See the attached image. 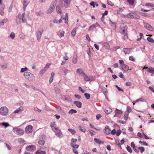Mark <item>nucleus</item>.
<instances>
[{"instance_id": "26", "label": "nucleus", "mask_w": 154, "mask_h": 154, "mask_svg": "<svg viewBox=\"0 0 154 154\" xmlns=\"http://www.w3.org/2000/svg\"><path fill=\"white\" fill-rule=\"evenodd\" d=\"M103 46L106 49H109V45L107 42H104L103 44Z\"/></svg>"}, {"instance_id": "50", "label": "nucleus", "mask_w": 154, "mask_h": 154, "mask_svg": "<svg viewBox=\"0 0 154 154\" xmlns=\"http://www.w3.org/2000/svg\"><path fill=\"white\" fill-rule=\"evenodd\" d=\"M138 148L139 149V150H140V151L141 153H142L145 150V149L143 147H138Z\"/></svg>"}, {"instance_id": "60", "label": "nucleus", "mask_w": 154, "mask_h": 154, "mask_svg": "<svg viewBox=\"0 0 154 154\" xmlns=\"http://www.w3.org/2000/svg\"><path fill=\"white\" fill-rule=\"evenodd\" d=\"M77 148H72V149L73 152L75 154H78V151L76 150V149Z\"/></svg>"}, {"instance_id": "37", "label": "nucleus", "mask_w": 154, "mask_h": 154, "mask_svg": "<svg viewBox=\"0 0 154 154\" xmlns=\"http://www.w3.org/2000/svg\"><path fill=\"white\" fill-rule=\"evenodd\" d=\"M2 125L4 126L5 128L10 126V125L7 122H3L2 123Z\"/></svg>"}, {"instance_id": "34", "label": "nucleus", "mask_w": 154, "mask_h": 154, "mask_svg": "<svg viewBox=\"0 0 154 154\" xmlns=\"http://www.w3.org/2000/svg\"><path fill=\"white\" fill-rule=\"evenodd\" d=\"M79 129L82 132H85L86 130V129L85 127H82L81 126H79Z\"/></svg>"}, {"instance_id": "31", "label": "nucleus", "mask_w": 154, "mask_h": 154, "mask_svg": "<svg viewBox=\"0 0 154 154\" xmlns=\"http://www.w3.org/2000/svg\"><path fill=\"white\" fill-rule=\"evenodd\" d=\"M64 32L62 30H60L58 34V35L60 38L64 36Z\"/></svg>"}, {"instance_id": "5", "label": "nucleus", "mask_w": 154, "mask_h": 154, "mask_svg": "<svg viewBox=\"0 0 154 154\" xmlns=\"http://www.w3.org/2000/svg\"><path fill=\"white\" fill-rule=\"evenodd\" d=\"M43 29L42 28L39 29L36 33V37L37 38V40L38 42H39L40 40L42 33L43 32Z\"/></svg>"}, {"instance_id": "53", "label": "nucleus", "mask_w": 154, "mask_h": 154, "mask_svg": "<svg viewBox=\"0 0 154 154\" xmlns=\"http://www.w3.org/2000/svg\"><path fill=\"white\" fill-rule=\"evenodd\" d=\"M134 16H133L134 17V18L138 19L140 18V16L138 15L137 14L134 13Z\"/></svg>"}, {"instance_id": "48", "label": "nucleus", "mask_w": 154, "mask_h": 154, "mask_svg": "<svg viewBox=\"0 0 154 154\" xmlns=\"http://www.w3.org/2000/svg\"><path fill=\"white\" fill-rule=\"evenodd\" d=\"M55 126L56 124L55 122H52L51 123L50 126L52 128H56V127H55Z\"/></svg>"}, {"instance_id": "45", "label": "nucleus", "mask_w": 154, "mask_h": 154, "mask_svg": "<svg viewBox=\"0 0 154 154\" xmlns=\"http://www.w3.org/2000/svg\"><path fill=\"white\" fill-rule=\"evenodd\" d=\"M126 149L127 151L130 153L132 152V150L131 148L128 145H127L126 147Z\"/></svg>"}, {"instance_id": "16", "label": "nucleus", "mask_w": 154, "mask_h": 154, "mask_svg": "<svg viewBox=\"0 0 154 154\" xmlns=\"http://www.w3.org/2000/svg\"><path fill=\"white\" fill-rule=\"evenodd\" d=\"M100 88H101V92L105 95L107 93L106 88L103 86H101L100 87Z\"/></svg>"}, {"instance_id": "14", "label": "nucleus", "mask_w": 154, "mask_h": 154, "mask_svg": "<svg viewBox=\"0 0 154 154\" xmlns=\"http://www.w3.org/2000/svg\"><path fill=\"white\" fill-rule=\"evenodd\" d=\"M64 2V6L66 8L69 7L68 5H69L71 2V0H62Z\"/></svg>"}, {"instance_id": "57", "label": "nucleus", "mask_w": 154, "mask_h": 154, "mask_svg": "<svg viewBox=\"0 0 154 154\" xmlns=\"http://www.w3.org/2000/svg\"><path fill=\"white\" fill-rule=\"evenodd\" d=\"M147 40L151 42H152L154 41L153 39L151 37H148L147 38Z\"/></svg>"}, {"instance_id": "17", "label": "nucleus", "mask_w": 154, "mask_h": 154, "mask_svg": "<svg viewBox=\"0 0 154 154\" xmlns=\"http://www.w3.org/2000/svg\"><path fill=\"white\" fill-rule=\"evenodd\" d=\"M73 103L75 104L77 107L79 108H80L82 107V103L80 102L75 101L73 102Z\"/></svg>"}, {"instance_id": "55", "label": "nucleus", "mask_w": 154, "mask_h": 154, "mask_svg": "<svg viewBox=\"0 0 154 154\" xmlns=\"http://www.w3.org/2000/svg\"><path fill=\"white\" fill-rule=\"evenodd\" d=\"M139 143L140 144H141L142 145H146V146H147L148 144L146 143V142H143L141 141H140L139 142Z\"/></svg>"}, {"instance_id": "51", "label": "nucleus", "mask_w": 154, "mask_h": 154, "mask_svg": "<svg viewBox=\"0 0 154 154\" xmlns=\"http://www.w3.org/2000/svg\"><path fill=\"white\" fill-rule=\"evenodd\" d=\"M46 71L47 70L44 68L41 70L40 72V74L43 75Z\"/></svg>"}, {"instance_id": "24", "label": "nucleus", "mask_w": 154, "mask_h": 154, "mask_svg": "<svg viewBox=\"0 0 154 154\" xmlns=\"http://www.w3.org/2000/svg\"><path fill=\"white\" fill-rule=\"evenodd\" d=\"M46 152L44 150H38L36 151L35 154H45Z\"/></svg>"}, {"instance_id": "64", "label": "nucleus", "mask_w": 154, "mask_h": 154, "mask_svg": "<svg viewBox=\"0 0 154 154\" xmlns=\"http://www.w3.org/2000/svg\"><path fill=\"white\" fill-rule=\"evenodd\" d=\"M153 5L151 3H146L145 4V5L146 6H150L151 7H153Z\"/></svg>"}, {"instance_id": "2", "label": "nucleus", "mask_w": 154, "mask_h": 154, "mask_svg": "<svg viewBox=\"0 0 154 154\" xmlns=\"http://www.w3.org/2000/svg\"><path fill=\"white\" fill-rule=\"evenodd\" d=\"M23 75L25 78L29 82H32L35 79V76L33 74L29 72H24Z\"/></svg>"}, {"instance_id": "33", "label": "nucleus", "mask_w": 154, "mask_h": 154, "mask_svg": "<svg viewBox=\"0 0 154 154\" xmlns=\"http://www.w3.org/2000/svg\"><path fill=\"white\" fill-rule=\"evenodd\" d=\"M148 71L151 73L154 74V68L150 67L148 68Z\"/></svg>"}, {"instance_id": "36", "label": "nucleus", "mask_w": 154, "mask_h": 154, "mask_svg": "<svg viewBox=\"0 0 154 154\" xmlns=\"http://www.w3.org/2000/svg\"><path fill=\"white\" fill-rule=\"evenodd\" d=\"M109 24L111 25V26L113 27L114 28H115L116 27V24L115 23L111 21L110 20Z\"/></svg>"}, {"instance_id": "61", "label": "nucleus", "mask_w": 154, "mask_h": 154, "mask_svg": "<svg viewBox=\"0 0 154 154\" xmlns=\"http://www.w3.org/2000/svg\"><path fill=\"white\" fill-rule=\"evenodd\" d=\"M129 59L130 60L134 61H135V58H134L132 56H130L129 57Z\"/></svg>"}, {"instance_id": "54", "label": "nucleus", "mask_w": 154, "mask_h": 154, "mask_svg": "<svg viewBox=\"0 0 154 154\" xmlns=\"http://www.w3.org/2000/svg\"><path fill=\"white\" fill-rule=\"evenodd\" d=\"M39 144L41 145H43L44 144L45 141L43 140H41L38 142Z\"/></svg>"}, {"instance_id": "59", "label": "nucleus", "mask_w": 154, "mask_h": 154, "mask_svg": "<svg viewBox=\"0 0 154 154\" xmlns=\"http://www.w3.org/2000/svg\"><path fill=\"white\" fill-rule=\"evenodd\" d=\"M116 87L117 88V89H118V90L119 91H121L123 92L124 91V90L122 89L121 88H120L118 86V85H116Z\"/></svg>"}, {"instance_id": "43", "label": "nucleus", "mask_w": 154, "mask_h": 154, "mask_svg": "<svg viewBox=\"0 0 154 154\" xmlns=\"http://www.w3.org/2000/svg\"><path fill=\"white\" fill-rule=\"evenodd\" d=\"M15 37V35L14 33V32H12L10 34V36H8V37H11V38L13 39Z\"/></svg>"}, {"instance_id": "18", "label": "nucleus", "mask_w": 154, "mask_h": 154, "mask_svg": "<svg viewBox=\"0 0 154 154\" xmlns=\"http://www.w3.org/2000/svg\"><path fill=\"white\" fill-rule=\"evenodd\" d=\"M111 130L109 128L108 126H107L105 127V133L106 134H110Z\"/></svg>"}, {"instance_id": "7", "label": "nucleus", "mask_w": 154, "mask_h": 154, "mask_svg": "<svg viewBox=\"0 0 154 154\" xmlns=\"http://www.w3.org/2000/svg\"><path fill=\"white\" fill-rule=\"evenodd\" d=\"M26 149L28 151L32 152L35 150L36 146L33 145H29L26 147Z\"/></svg>"}, {"instance_id": "19", "label": "nucleus", "mask_w": 154, "mask_h": 154, "mask_svg": "<svg viewBox=\"0 0 154 154\" xmlns=\"http://www.w3.org/2000/svg\"><path fill=\"white\" fill-rule=\"evenodd\" d=\"M24 110V108L23 107L21 106L20 107L18 108L16 110L14 111V113H19Z\"/></svg>"}, {"instance_id": "11", "label": "nucleus", "mask_w": 154, "mask_h": 154, "mask_svg": "<svg viewBox=\"0 0 154 154\" xmlns=\"http://www.w3.org/2000/svg\"><path fill=\"white\" fill-rule=\"evenodd\" d=\"M144 26L147 29L149 30L150 31H152L153 30V28L149 24L145 23H144Z\"/></svg>"}, {"instance_id": "25", "label": "nucleus", "mask_w": 154, "mask_h": 154, "mask_svg": "<svg viewBox=\"0 0 154 154\" xmlns=\"http://www.w3.org/2000/svg\"><path fill=\"white\" fill-rule=\"evenodd\" d=\"M62 70L63 71L64 75H66V74L70 72V71L68 70V69L65 67H63L62 69Z\"/></svg>"}, {"instance_id": "56", "label": "nucleus", "mask_w": 154, "mask_h": 154, "mask_svg": "<svg viewBox=\"0 0 154 154\" xmlns=\"http://www.w3.org/2000/svg\"><path fill=\"white\" fill-rule=\"evenodd\" d=\"M139 101H142V102H146V100L142 98H140L137 100L135 101V102H138Z\"/></svg>"}, {"instance_id": "8", "label": "nucleus", "mask_w": 154, "mask_h": 154, "mask_svg": "<svg viewBox=\"0 0 154 154\" xmlns=\"http://www.w3.org/2000/svg\"><path fill=\"white\" fill-rule=\"evenodd\" d=\"M32 127L31 125H28L27 126L26 128L25 131L26 133H29L32 132Z\"/></svg>"}, {"instance_id": "32", "label": "nucleus", "mask_w": 154, "mask_h": 154, "mask_svg": "<svg viewBox=\"0 0 154 154\" xmlns=\"http://www.w3.org/2000/svg\"><path fill=\"white\" fill-rule=\"evenodd\" d=\"M112 111L111 109L109 108H107L105 110V112L107 114H109L111 113Z\"/></svg>"}, {"instance_id": "22", "label": "nucleus", "mask_w": 154, "mask_h": 154, "mask_svg": "<svg viewBox=\"0 0 154 154\" xmlns=\"http://www.w3.org/2000/svg\"><path fill=\"white\" fill-rule=\"evenodd\" d=\"M76 72L77 74L81 75H85V74L84 72L80 69H78L76 70Z\"/></svg>"}, {"instance_id": "52", "label": "nucleus", "mask_w": 154, "mask_h": 154, "mask_svg": "<svg viewBox=\"0 0 154 154\" xmlns=\"http://www.w3.org/2000/svg\"><path fill=\"white\" fill-rule=\"evenodd\" d=\"M84 75L85 76L84 77V79L85 81H88L90 80V78H88L86 75L85 74V75Z\"/></svg>"}, {"instance_id": "41", "label": "nucleus", "mask_w": 154, "mask_h": 154, "mask_svg": "<svg viewBox=\"0 0 154 154\" xmlns=\"http://www.w3.org/2000/svg\"><path fill=\"white\" fill-rule=\"evenodd\" d=\"M76 29V28H75L72 31L71 35L73 37L75 36V35Z\"/></svg>"}, {"instance_id": "28", "label": "nucleus", "mask_w": 154, "mask_h": 154, "mask_svg": "<svg viewBox=\"0 0 154 154\" xmlns=\"http://www.w3.org/2000/svg\"><path fill=\"white\" fill-rule=\"evenodd\" d=\"M134 13H130L126 15V17L129 18H134Z\"/></svg>"}, {"instance_id": "62", "label": "nucleus", "mask_w": 154, "mask_h": 154, "mask_svg": "<svg viewBox=\"0 0 154 154\" xmlns=\"http://www.w3.org/2000/svg\"><path fill=\"white\" fill-rule=\"evenodd\" d=\"M116 133V130L115 129H113L111 131H110V133L112 135H114Z\"/></svg>"}, {"instance_id": "4", "label": "nucleus", "mask_w": 154, "mask_h": 154, "mask_svg": "<svg viewBox=\"0 0 154 154\" xmlns=\"http://www.w3.org/2000/svg\"><path fill=\"white\" fill-rule=\"evenodd\" d=\"M8 113V109L6 106H2L0 108V114L2 116H6Z\"/></svg>"}, {"instance_id": "29", "label": "nucleus", "mask_w": 154, "mask_h": 154, "mask_svg": "<svg viewBox=\"0 0 154 154\" xmlns=\"http://www.w3.org/2000/svg\"><path fill=\"white\" fill-rule=\"evenodd\" d=\"M72 148H78L79 147V145L73 143H71L70 144Z\"/></svg>"}, {"instance_id": "47", "label": "nucleus", "mask_w": 154, "mask_h": 154, "mask_svg": "<svg viewBox=\"0 0 154 154\" xmlns=\"http://www.w3.org/2000/svg\"><path fill=\"white\" fill-rule=\"evenodd\" d=\"M56 135H57V137H58L59 138H62L63 137V135L61 131L58 134Z\"/></svg>"}, {"instance_id": "49", "label": "nucleus", "mask_w": 154, "mask_h": 154, "mask_svg": "<svg viewBox=\"0 0 154 154\" xmlns=\"http://www.w3.org/2000/svg\"><path fill=\"white\" fill-rule=\"evenodd\" d=\"M18 141L20 143H23L25 142L24 139L22 138H19L18 140Z\"/></svg>"}, {"instance_id": "21", "label": "nucleus", "mask_w": 154, "mask_h": 154, "mask_svg": "<svg viewBox=\"0 0 154 154\" xmlns=\"http://www.w3.org/2000/svg\"><path fill=\"white\" fill-rule=\"evenodd\" d=\"M121 67L122 69L125 71H127L129 70L128 66L125 64L123 65L122 66H121Z\"/></svg>"}, {"instance_id": "12", "label": "nucleus", "mask_w": 154, "mask_h": 154, "mask_svg": "<svg viewBox=\"0 0 154 154\" xmlns=\"http://www.w3.org/2000/svg\"><path fill=\"white\" fill-rule=\"evenodd\" d=\"M97 26L100 27V26L99 25V24L97 23L91 25L89 27V28L88 29V30H92L94 29Z\"/></svg>"}, {"instance_id": "38", "label": "nucleus", "mask_w": 154, "mask_h": 154, "mask_svg": "<svg viewBox=\"0 0 154 154\" xmlns=\"http://www.w3.org/2000/svg\"><path fill=\"white\" fill-rule=\"evenodd\" d=\"M28 68L26 67H25L24 68H22L20 70V72L23 73L25 72V71H28Z\"/></svg>"}, {"instance_id": "10", "label": "nucleus", "mask_w": 154, "mask_h": 154, "mask_svg": "<svg viewBox=\"0 0 154 154\" xmlns=\"http://www.w3.org/2000/svg\"><path fill=\"white\" fill-rule=\"evenodd\" d=\"M30 2V0H23V9L25 10L26 7Z\"/></svg>"}, {"instance_id": "27", "label": "nucleus", "mask_w": 154, "mask_h": 154, "mask_svg": "<svg viewBox=\"0 0 154 154\" xmlns=\"http://www.w3.org/2000/svg\"><path fill=\"white\" fill-rule=\"evenodd\" d=\"M127 111L126 112V114L127 113V116H128L129 113L131 111L132 109L130 106H127Z\"/></svg>"}, {"instance_id": "13", "label": "nucleus", "mask_w": 154, "mask_h": 154, "mask_svg": "<svg viewBox=\"0 0 154 154\" xmlns=\"http://www.w3.org/2000/svg\"><path fill=\"white\" fill-rule=\"evenodd\" d=\"M122 113V112L121 110L116 109L115 110V115L114 117L117 116L120 117Z\"/></svg>"}, {"instance_id": "15", "label": "nucleus", "mask_w": 154, "mask_h": 154, "mask_svg": "<svg viewBox=\"0 0 154 154\" xmlns=\"http://www.w3.org/2000/svg\"><path fill=\"white\" fill-rule=\"evenodd\" d=\"M119 31L123 35L125 36L126 35L127 31L126 29L121 28L119 29Z\"/></svg>"}, {"instance_id": "39", "label": "nucleus", "mask_w": 154, "mask_h": 154, "mask_svg": "<svg viewBox=\"0 0 154 154\" xmlns=\"http://www.w3.org/2000/svg\"><path fill=\"white\" fill-rule=\"evenodd\" d=\"M77 112V111L73 109H71L68 112V113L69 114H72L73 113H76Z\"/></svg>"}, {"instance_id": "9", "label": "nucleus", "mask_w": 154, "mask_h": 154, "mask_svg": "<svg viewBox=\"0 0 154 154\" xmlns=\"http://www.w3.org/2000/svg\"><path fill=\"white\" fill-rule=\"evenodd\" d=\"M132 48H124L123 51L125 54H128L131 53Z\"/></svg>"}, {"instance_id": "3", "label": "nucleus", "mask_w": 154, "mask_h": 154, "mask_svg": "<svg viewBox=\"0 0 154 154\" xmlns=\"http://www.w3.org/2000/svg\"><path fill=\"white\" fill-rule=\"evenodd\" d=\"M12 131L14 133L19 136H21L24 133L23 130L19 128L18 127H13Z\"/></svg>"}, {"instance_id": "58", "label": "nucleus", "mask_w": 154, "mask_h": 154, "mask_svg": "<svg viewBox=\"0 0 154 154\" xmlns=\"http://www.w3.org/2000/svg\"><path fill=\"white\" fill-rule=\"evenodd\" d=\"M50 63H47L45 66V67H44V68L46 69V70L49 67V66L50 65Z\"/></svg>"}, {"instance_id": "44", "label": "nucleus", "mask_w": 154, "mask_h": 154, "mask_svg": "<svg viewBox=\"0 0 154 154\" xmlns=\"http://www.w3.org/2000/svg\"><path fill=\"white\" fill-rule=\"evenodd\" d=\"M77 61V58L76 57H74L72 59V62L74 63H76Z\"/></svg>"}, {"instance_id": "30", "label": "nucleus", "mask_w": 154, "mask_h": 154, "mask_svg": "<svg viewBox=\"0 0 154 154\" xmlns=\"http://www.w3.org/2000/svg\"><path fill=\"white\" fill-rule=\"evenodd\" d=\"M126 2L129 3L131 5H134V0H126Z\"/></svg>"}, {"instance_id": "20", "label": "nucleus", "mask_w": 154, "mask_h": 154, "mask_svg": "<svg viewBox=\"0 0 154 154\" xmlns=\"http://www.w3.org/2000/svg\"><path fill=\"white\" fill-rule=\"evenodd\" d=\"M94 141L99 144H103L104 142L100 140L95 138L94 139Z\"/></svg>"}, {"instance_id": "6", "label": "nucleus", "mask_w": 154, "mask_h": 154, "mask_svg": "<svg viewBox=\"0 0 154 154\" xmlns=\"http://www.w3.org/2000/svg\"><path fill=\"white\" fill-rule=\"evenodd\" d=\"M56 5V4L54 3H52L49 9L47 11V13L50 14L52 13L54 10Z\"/></svg>"}, {"instance_id": "46", "label": "nucleus", "mask_w": 154, "mask_h": 154, "mask_svg": "<svg viewBox=\"0 0 154 154\" xmlns=\"http://www.w3.org/2000/svg\"><path fill=\"white\" fill-rule=\"evenodd\" d=\"M54 90L55 91V93L57 94H58L60 92V90L57 87L54 88Z\"/></svg>"}, {"instance_id": "40", "label": "nucleus", "mask_w": 154, "mask_h": 154, "mask_svg": "<svg viewBox=\"0 0 154 154\" xmlns=\"http://www.w3.org/2000/svg\"><path fill=\"white\" fill-rule=\"evenodd\" d=\"M84 95L87 99H89L90 98V94L87 93H85L84 94Z\"/></svg>"}, {"instance_id": "1", "label": "nucleus", "mask_w": 154, "mask_h": 154, "mask_svg": "<svg viewBox=\"0 0 154 154\" xmlns=\"http://www.w3.org/2000/svg\"><path fill=\"white\" fill-rule=\"evenodd\" d=\"M25 13H23L22 15L18 14L16 17V21L17 24H19L21 23H25L26 22V17Z\"/></svg>"}, {"instance_id": "63", "label": "nucleus", "mask_w": 154, "mask_h": 154, "mask_svg": "<svg viewBox=\"0 0 154 154\" xmlns=\"http://www.w3.org/2000/svg\"><path fill=\"white\" fill-rule=\"evenodd\" d=\"M8 65L7 64L3 65L1 66V67L3 69H5L7 68Z\"/></svg>"}, {"instance_id": "23", "label": "nucleus", "mask_w": 154, "mask_h": 154, "mask_svg": "<svg viewBox=\"0 0 154 154\" xmlns=\"http://www.w3.org/2000/svg\"><path fill=\"white\" fill-rule=\"evenodd\" d=\"M52 130L55 133L56 135L61 131L58 128H52Z\"/></svg>"}, {"instance_id": "42", "label": "nucleus", "mask_w": 154, "mask_h": 154, "mask_svg": "<svg viewBox=\"0 0 154 154\" xmlns=\"http://www.w3.org/2000/svg\"><path fill=\"white\" fill-rule=\"evenodd\" d=\"M68 131L70 132L72 134H74L75 133V130L74 129H72L70 128H69L68 129Z\"/></svg>"}, {"instance_id": "35", "label": "nucleus", "mask_w": 154, "mask_h": 154, "mask_svg": "<svg viewBox=\"0 0 154 154\" xmlns=\"http://www.w3.org/2000/svg\"><path fill=\"white\" fill-rule=\"evenodd\" d=\"M56 11L57 12L58 14H60L61 13V10L60 7L59 6H56Z\"/></svg>"}]
</instances>
